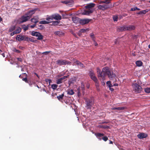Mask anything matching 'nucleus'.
Wrapping results in <instances>:
<instances>
[{
    "mask_svg": "<svg viewBox=\"0 0 150 150\" xmlns=\"http://www.w3.org/2000/svg\"><path fill=\"white\" fill-rule=\"evenodd\" d=\"M98 3L99 4L105 3V4H108L110 3V0H105L104 1H99Z\"/></svg>",
    "mask_w": 150,
    "mask_h": 150,
    "instance_id": "obj_18",
    "label": "nucleus"
},
{
    "mask_svg": "<svg viewBox=\"0 0 150 150\" xmlns=\"http://www.w3.org/2000/svg\"><path fill=\"white\" fill-rule=\"evenodd\" d=\"M93 81L95 83V85H96V87L99 86V82H98V81L97 79H96V80H95V81Z\"/></svg>",
    "mask_w": 150,
    "mask_h": 150,
    "instance_id": "obj_34",
    "label": "nucleus"
},
{
    "mask_svg": "<svg viewBox=\"0 0 150 150\" xmlns=\"http://www.w3.org/2000/svg\"><path fill=\"white\" fill-rule=\"evenodd\" d=\"M78 35L79 36H81V33L80 32H79V33H78Z\"/></svg>",
    "mask_w": 150,
    "mask_h": 150,
    "instance_id": "obj_62",
    "label": "nucleus"
},
{
    "mask_svg": "<svg viewBox=\"0 0 150 150\" xmlns=\"http://www.w3.org/2000/svg\"><path fill=\"white\" fill-rule=\"evenodd\" d=\"M64 81L62 80L60 78L59 79H58L57 80L56 83L57 84H59L62 83V82Z\"/></svg>",
    "mask_w": 150,
    "mask_h": 150,
    "instance_id": "obj_30",
    "label": "nucleus"
},
{
    "mask_svg": "<svg viewBox=\"0 0 150 150\" xmlns=\"http://www.w3.org/2000/svg\"><path fill=\"white\" fill-rule=\"evenodd\" d=\"M132 86L135 91L137 93H140L142 91V87L138 84L137 83H134L132 84Z\"/></svg>",
    "mask_w": 150,
    "mask_h": 150,
    "instance_id": "obj_5",
    "label": "nucleus"
},
{
    "mask_svg": "<svg viewBox=\"0 0 150 150\" xmlns=\"http://www.w3.org/2000/svg\"><path fill=\"white\" fill-rule=\"evenodd\" d=\"M108 122H106V121H104V122H102V124H104V123H108Z\"/></svg>",
    "mask_w": 150,
    "mask_h": 150,
    "instance_id": "obj_60",
    "label": "nucleus"
},
{
    "mask_svg": "<svg viewBox=\"0 0 150 150\" xmlns=\"http://www.w3.org/2000/svg\"><path fill=\"white\" fill-rule=\"evenodd\" d=\"M57 85L56 84H53L51 85V88L54 90L57 87Z\"/></svg>",
    "mask_w": 150,
    "mask_h": 150,
    "instance_id": "obj_37",
    "label": "nucleus"
},
{
    "mask_svg": "<svg viewBox=\"0 0 150 150\" xmlns=\"http://www.w3.org/2000/svg\"><path fill=\"white\" fill-rule=\"evenodd\" d=\"M45 82H48L50 84V83L52 82L51 80L48 79H46L45 80Z\"/></svg>",
    "mask_w": 150,
    "mask_h": 150,
    "instance_id": "obj_45",
    "label": "nucleus"
},
{
    "mask_svg": "<svg viewBox=\"0 0 150 150\" xmlns=\"http://www.w3.org/2000/svg\"><path fill=\"white\" fill-rule=\"evenodd\" d=\"M112 7V6L111 5L109 6L108 4L99 5L98 6V8L99 9L102 10H104Z\"/></svg>",
    "mask_w": 150,
    "mask_h": 150,
    "instance_id": "obj_7",
    "label": "nucleus"
},
{
    "mask_svg": "<svg viewBox=\"0 0 150 150\" xmlns=\"http://www.w3.org/2000/svg\"><path fill=\"white\" fill-rule=\"evenodd\" d=\"M38 19L37 17H34L31 20V21L32 22L36 23L38 22Z\"/></svg>",
    "mask_w": 150,
    "mask_h": 150,
    "instance_id": "obj_22",
    "label": "nucleus"
},
{
    "mask_svg": "<svg viewBox=\"0 0 150 150\" xmlns=\"http://www.w3.org/2000/svg\"><path fill=\"white\" fill-rule=\"evenodd\" d=\"M22 80L23 81H24L26 83H27V82H28V81L27 80V78H23L22 79Z\"/></svg>",
    "mask_w": 150,
    "mask_h": 150,
    "instance_id": "obj_48",
    "label": "nucleus"
},
{
    "mask_svg": "<svg viewBox=\"0 0 150 150\" xmlns=\"http://www.w3.org/2000/svg\"><path fill=\"white\" fill-rule=\"evenodd\" d=\"M31 35L33 36L37 37V39L38 40H42L43 39V36L39 32L35 31H32L31 33Z\"/></svg>",
    "mask_w": 150,
    "mask_h": 150,
    "instance_id": "obj_6",
    "label": "nucleus"
},
{
    "mask_svg": "<svg viewBox=\"0 0 150 150\" xmlns=\"http://www.w3.org/2000/svg\"><path fill=\"white\" fill-rule=\"evenodd\" d=\"M10 29L9 30V31L10 32H11L12 31H14V29Z\"/></svg>",
    "mask_w": 150,
    "mask_h": 150,
    "instance_id": "obj_56",
    "label": "nucleus"
},
{
    "mask_svg": "<svg viewBox=\"0 0 150 150\" xmlns=\"http://www.w3.org/2000/svg\"><path fill=\"white\" fill-rule=\"evenodd\" d=\"M101 139L105 142L108 139V137L106 136H103Z\"/></svg>",
    "mask_w": 150,
    "mask_h": 150,
    "instance_id": "obj_38",
    "label": "nucleus"
},
{
    "mask_svg": "<svg viewBox=\"0 0 150 150\" xmlns=\"http://www.w3.org/2000/svg\"><path fill=\"white\" fill-rule=\"evenodd\" d=\"M67 93L70 95H72L74 94V92L72 89H69Z\"/></svg>",
    "mask_w": 150,
    "mask_h": 150,
    "instance_id": "obj_26",
    "label": "nucleus"
},
{
    "mask_svg": "<svg viewBox=\"0 0 150 150\" xmlns=\"http://www.w3.org/2000/svg\"><path fill=\"white\" fill-rule=\"evenodd\" d=\"M87 29H81V30H80L79 32L80 33L85 32L87 30Z\"/></svg>",
    "mask_w": 150,
    "mask_h": 150,
    "instance_id": "obj_44",
    "label": "nucleus"
},
{
    "mask_svg": "<svg viewBox=\"0 0 150 150\" xmlns=\"http://www.w3.org/2000/svg\"><path fill=\"white\" fill-rule=\"evenodd\" d=\"M117 108H115V107H114L112 108V110H117Z\"/></svg>",
    "mask_w": 150,
    "mask_h": 150,
    "instance_id": "obj_64",
    "label": "nucleus"
},
{
    "mask_svg": "<svg viewBox=\"0 0 150 150\" xmlns=\"http://www.w3.org/2000/svg\"><path fill=\"white\" fill-rule=\"evenodd\" d=\"M29 37L26 35H25L24 40L29 42Z\"/></svg>",
    "mask_w": 150,
    "mask_h": 150,
    "instance_id": "obj_41",
    "label": "nucleus"
},
{
    "mask_svg": "<svg viewBox=\"0 0 150 150\" xmlns=\"http://www.w3.org/2000/svg\"><path fill=\"white\" fill-rule=\"evenodd\" d=\"M145 92L147 93H150V88H147L144 89Z\"/></svg>",
    "mask_w": 150,
    "mask_h": 150,
    "instance_id": "obj_31",
    "label": "nucleus"
},
{
    "mask_svg": "<svg viewBox=\"0 0 150 150\" xmlns=\"http://www.w3.org/2000/svg\"><path fill=\"white\" fill-rule=\"evenodd\" d=\"M74 61V63H75L77 65L79 64V62H80L79 60H77L76 59H73L72 60Z\"/></svg>",
    "mask_w": 150,
    "mask_h": 150,
    "instance_id": "obj_35",
    "label": "nucleus"
},
{
    "mask_svg": "<svg viewBox=\"0 0 150 150\" xmlns=\"http://www.w3.org/2000/svg\"><path fill=\"white\" fill-rule=\"evenodd\" d=\"M117 29V31H125L126 30H132V29Z\"/></svg>",
    "mask_w": 150,
    "mask_h": 150,
    "instance_id": "obj_27",
    "label": "nucleus"
},
{
    "mask_svg": "<svg viewBox=\"0 0 150 150\" xmlns=\"http://www.w3.org/2000/svg\"><path fill=\"white\" fill-rule=\"evenodd\" d=\"M30 41L33 42H36L37 41L36 40H34L32 39V38H30L29 37V42Z\"/></svg>",
    "mask_w": 150,
    "mask_h": 150,
    "instance_id": "obj_39",
    "label": "nucleus"
},
{
    "mask_svg": "<svg viewBox=\"0 0 150 150\" xmlns=\"http://www.w3.org/2000/svg\"><path fill=\"white\" fill-rule=\"evenodd\" d=\"M94 11V9H86L84 11L82 12V14L86 15H89L92 13Z\"/></svg>",
    "mask_w": 150,
    "mask_h": 150,
    "instance_id": "obj_8",
    "label": "nucleus"
},
{
    "mask_svg": "<svg viewBox=\"0 0 150 150\" xmlns=\"http://www.w3.org/2000/svg\"><path fill=\"white\" fill-rule=\"evenodd\" d=\"M21 31V29H17L16 30H14L11 33L10 35L12 36L15 34L20 33Z\"/></svg>",
    "mask_w": 150,
    "mask_h": 150,
    "instance_id": "obj_17",
    "label": "nucleus"
},
{
    "mask_svg": "<svg viewBox=\"0 0 150 150\" xmlns=\"http://www.w3.org/2000/svg\"><path fill=\"white\" fill-rule=\"evenodd\" d=\"M100 127L103 129H108L109 126L108 125H101L100 126Z\"/></svg>",
    "mask_w": 150,
    "mask_h": 150,
    "instance_id": "obj_29",
    "label": "nucleus"
},
{
    "mask_svg": "<svg viewBox=\"0 0 150 150\" xmlns=\"http://www.w3.org/2000/svg\"><path fill=\"white\" fill-rule=\"evenodd\" d=\"M118 84L117 83H115L114 84L113 86H118Z\"/></svg>",
    "mask_w": 150,
    "mask_h": 150,
    "instance_id": "obj_59",
    "label": "nucleus"
},
{
    "mask_svg": "<svg viewBox=\"0 0 150 150\" xmlns=\"http://www.w3.org/2000/svg\"><path fill=\"white\" fill-rule=\"evenodd\" d=\"M35 26V24L33 25H28V27H31L32 28H34Z\"/></svg>",
    "mask_w": 150,
    "mask_h": 150,
    "instance_id": "obj_50",
    "label": "nucleus"
},
{
    "mask_svg": "<svg viewBox=\"0 0 150 150\" xmlns=\"http://www.w3.org/2000/svg\"><path fill=\"white\" fill-rule=\"evenodd\" d=\"M94 134L100 140H101L102 139L101 137L102 138L103 136H104V134L103 133H94Z\"/></svg>",
    "mask_w": 150,
    "mask_h": 150,
    "instance_id": "obj_13",
    "label": "nucleus"
},
{
    "mask_svg": "<svg viewBox=\"0 0 150 150\" xmlns=\"http://www.w3.org/2000/svg\"><path fill=\"white\" fill-rule=\"evenodd\" d=\"M69 76L68 75L66 76H64L60 78L62 80H63V81L65 80V79H66L67 78H68V77Z\"/></svg>",
    "mask_w": 150,
    "mask_h": 150,
    "instance_id": "obj_40",
    "label": "nucleus"
},
{
    "mask_svg": "<svg viewBox=\"0 0 150 150\" xmlns=\"http://www.w3.org/2000/svg\"><path fill=\"white\" fill-rule=\"evenodd\" d=\"M13 51L15 52H16L17 53H20L21 52V51H20L18 50H17L16 49V48H15L14 49Z\"/></svg>",
    "mask_w": 150,
    "mask_h": 150,
    "instance_id": "obj_43",
    "label": "nucleus"
},
{
    "mask_svg": "<svg viewBox=\"0 0 150 150\" xmlns=\"http://www.w3.org/2000/svg\"><path fill=\"white\" fill-rule=\"evenodd\" d=\"M52 18L55 20H59L61 19V17L59 15L57 14L53 15Z\"/></svg>",
    "mask_w": 150,
    "mask_h": 150,
    "instance_id": "obj_19",
    "label": "nucleus"
},
{
    "mask_svg": "<svg viewBox=\"0 0 150 150\" xmlns=\"http://www.w3.org/2000/svg\"><path fill=\"white\" fill-rule=\"evenodd\" d=\"M113 20L114 21H117L118 20V17L117 16L115 15L113 17Z\"/></svg>",
    "mask_w": 150,
    "mask_h": 150,
    "instance_id": "obj_32",
    "label": "nucleus"
},
{
    "mask_svg": "<svg viewBox=\"0 0 150 150\" xmlns=\"http://www.w3.org/2000/svg\"><path fill=\"white\" fill-rule=\"evenodd\" d=\"M50 52H51L50 51H46V52H43L42 53V54H45V55H47L48 54H49V53Z\"/></svg>",
    "mask_w": 150,
    "mask_h": 150,
    "instance_id": "obj_47",
    "label": "nucleus"
},
{
    "mask_svg": "<svg viewBox=\"0 0 150 150\" xmlns=\"http://www.w3.org/2000/svg\"><path fill=\"white\" fill-rule=\"evenodd\" d=\"M54 33L55 35H57L59 36H61L64 35V33L61 31H56Z\"/></svg>",
    "mask_w": 150,
    "mask_h": 150,
    "instance_id": "obj_21",
    "label": "nucleus"
},
{
    "mask_svg": "<svg viewBox=\"0 0 150 150\" xmlns=\"http://www.w3.org/2000/svg\"><path fill=\"white\" fill-rule=\"evenodd\" d=\"M62 2L63 3H65L66 4H68L69 3L68 1H63Z\"/></svg>",
    "mask_w": 150,
    "mask_h": 150,
    "instance_id": "obj_55",
    "label": "nucleus"
},
{
    "mask_svg": "<svg viewBox=\"0 0 150 150\" xmlns=\"http://www.w3.org/2000/svg\"><path fill=\"white\" fill-rule=\"evenodd\" d=\"M77 93H78V95H79V94H80V90L79 89H77Z\"/></svg>",
    "mask_w": 150,
    "mask_h": 150,
    "instance_id": "obj_57",
    "label": "nucleus"
},
{
    "mask_svg": "<svg viewBox=\"0 0 150 150\" xmlns=\"http://www.w3.org/2000/svg\"><path fill=\"white\" fill-rule=\"evenodd\" d=\"M140 10V9L137 8V7H135L134 8H132L130 10L131 11H135L136 10Z\"/></svg>",
    "mask_w": 150,
    "mask_h": 150,
    "instance_id": "obj_36",
    "label": "nucleus"
},
{
    "mask_svg": "<svg viewBox=\"0 0 150 150\" xmlns=\"http://www.w3.org/2000/svg\"><path fill=\"white\" fill-rule=\"evenodd\" d=\"M2 56L3 57H5V55L4 53H3L2 54H1Z\"/></svg>",
    "mask_w": 150,
    "mask_h": 150,
    "instance_id": "obj_61",
    "label": "nucleus"
},
{
    "mask_svg": "<svg viewBox=\"0 0 150 150\" xmlns=\"http://www.w3.org/2000/svg\"><path fill=\"white\" fill-rule=\"evenodd\" d=\"M106 84L109 87H112L113 86L111 83V82L110 81H108L106 82Z\"/></svg>",
    "mask_w": 150,
    "mask_h": 150,
    "instance_id": "obj_33",
    "label": "nucleus"
},
{
    "mask_svg": "<svg viewBox=\"0 0 150 150\" xmlns=\"http://www.w3.org/2000/svg\"><path fill=\"white\" fill-rule=\"evenodd\" d=\"M97 70L98 77H100L103 80L105 79V76L106 75H107L108 77L111 80L115 78L116 76L115 74L113 71H110L108 67L103 68L102 71H100L98 67L97 68Z\"/></svg>",
    "mask_w": 150,
    "mask_h": 150,
    "instance_id": "obj_1",
    "label": "nucleus"
},
{
    "mask_svg": "<svg viewBox=\"0 0 150 150\" xmlns=\"http://www.w3.org/2000/svg\"><path fill=\"white\" fill-rule=\"evenodd\" d=\"M78 65H79L82 68H83L85 67L84 64L80 62H79V63Z\"/></svg>",
    "mask_w": 150,
    "mask_h": 150,
    "instance_id": "obj_42",
    "label": "nucleus"
},
{
    "mask_svg": "<svg viewBox=\"0 0 150 150\" xmlns=\"http://www.w3.org/2000/svg\"><path fill=\"white\" fill-rule=\"evenodd\" d=\"M95 6V4L93 3H91L85 6L86 9H94L93 8Z\"/></svg>",
    "mask_w": 150,
    "mask_h": 150,
    "instance_id": "obj_14",
    "label": "nucleus"
},
{
    "mask_svg": "<svg viewBox=\"0 0 150 150\" xmlns=\"http://www.w3.org/2000/svg\"><path fill=\"white\" fill-rule=\"evenodd\" d=\"M90 20L88 19H85L81 20L79 23L82 25L87 24L90 21Z\"/></svg>",
    "mask_w": 150,
    "mask_h": 150,
    "instance_id": "obj_11",
    "label": "nucleus"
},
{
    "mask_svg": "<svg viewBox=\"0 0 150 150\" xmlns=\"http://www.w3.org/2000/svg\"><path fill=\"white\" fill-rule=\"evenodd\" d=\"M134 28V27L133 26L131 25V26H130L129 27V28Z\"/></svg>",
    "mask_w": 150,
    "mask_h": 150,
    "instance_id": "obj_63",
    "label": "nucleus"
},
{
    "mask_svg": "<svg viewBox=\"0 0 150 150\" xmlns=\"http://www.w3.org/2000/svg\"><path fill=\"white\" fill-rule=\"evenodd\" d=\"M89 75L91 79L93 81H95L97 79V77L95 76L94 72L92 70L89 71Z\"/></svg>",
    "mask_w": 150,
    "mask_h": 150,
    "instance_id": "obj_10",
    "label": "nucleus"
},
{
    "mask_svg": "<svg viewBox=\"0 0 150 150\" xmlns=\"http://www.w3.org/2000/svg\"><path fill=\"white\" fill-rule=\"evenodd\" d=\"M96 89H97V90L98 91H99L100 90V88H99V86H97V87H96Z\"/></svg>",
    "mask_w": 150,
    "mask_h": 150,
    "instance_id": "obj_58",
    "label": "nucleus"
},
{
    "mask_svg": "<svg viewBox=\"0 0 150 150\" xmlns=\"http://www.w3.org/2000/svg\"><path fill=\"white\" fill-rule=\"evenodd\" d=\"M125 109V107H117V110H123Z\"/></svg>",
    "mask_w": 150,
    "mask_h": 150,
    "instance_id": "obj_46",
    "label": "nucleus"
},
{
    "mask_svg": "<svg viewBox=\"0 0 150 150\" xmlns=\"http://www.w3.org/2000/svg\"><path fill=\"white\" fill-rule=\"evenodd\" d=\"M36 10V9L30 10L26 14L22 16L19 19L18 22L19 23H22L30 19V17L35 13Z\"/></svg>",
    "mask_w": 150,
    "mask_h": 150,
    "instance_id": "obj_2",
    "label": "nucleus"
},
{
    "mask_svg": "<svg viewBox=\"0 0 150 150\" xmlns=\"http://www.w3.org/2000/svg\"><path fill=\"white\" fill-rule=\"evenodd\" d=\"M147 136V135L144 133H141L137 135V137L139 139H143L146 137Z\"/></svg>",
    "mask_w": 150,
    "mask_h": 150,
    "instance_id": "obj_15",
    "label": "nucleus"
},
{
    "mask_svg": "<svg viewBox=\"0 0 150 150\" xmlns=\"http://www.w3.org/2000/svg\"><path fill=\"white\" fill-rule=\"evenodd\" d=\"M27 83H28L30 86H31L32 85V83L29 80L28 81Z\"/></svg>",
    "mask_w": 150,
    "mask_h": 150,
    "instance_id": "obj_51",
    "label": "nucleus"
},
{
    "mask_svg": "<svg viewBox=\"0 0 150 150\" xmlns=\"http://www.w3.org/2000/svg\"><path fill=\"white\" fill-rule=\"evenodd\" d=\"M90 36L91 38H92V40L93 42H95V38L94 35L93 33H92L90 34Z\"/></svg>",
    "mask_w": 150,
    "mask_h": 150,
    "instance_id": "obj_28",
    "label": "nucleus"
},
{
    "mask_svg": "<svg viewBox=\"0 0 150 150\" xmlns=\"http://www.w3.org/2000/svg\"><path fill=\"white\" fill-rule=\"evenodd\" d=\"M64 96V93H63L62 95L57 96V98L60 101L61 100L63 99V97Z\"/></svg>",
    "mask_w": 150,
    "mask_h": 150,
    "instance_id": "obj_24",
    "label": "nucleus"
},
{
    "mask_svg": "<svg viewBox=\"0 0 150 150\" xmlns=\"http://www.w3.org/2000/svg\"><path fill=\"white\" fill-rule=\"evenodd\" d=\"M56 64L59 65H66L69 64L70 65L71 62L67 60L58 59L56 61Z\"/></svg>",
    "mask_w": 150,
    "mask_h": 150,
    "instance_id": "obj_4",
    "label": "nucleus"
},
{
    "mask_svg": "<svg viewBox=\"0 0 150 150\" xmlns=\"http://www.w3.org/2000/svg\"><path fill=\"white\" fill-rule=\"evenodd\" d=\"M52 19L50 18H47L46 20H42L39 22V24H45L50 23V25H61V23L58 21H52Z\"/></svg>",
    "mask_w": 150,
    "mask_h": 150,
    "instance_id": "obj_3",
    "label": "nucleus"
},
{
    "mask_svg": "<svg viewBox=\"0 0 150 150\" xmlns=\"http://www.w3.org/2000/svg\"><path fill=\"white\" fill-rule=\"evenodd\" d=\"M136 64L137 66L140 67L142 64V62L140 61H137L136 62Z\"/></svg>",
    "mask_w": 150,
    "mask_h": 150,
    "instance_id": "obj_23",
    "label": "nucleus"
},
{
    "mask_svg": "<svg viewBox=\"0 0 150 150\" xmlns=\"http://www.w3.org/2000/svg\"><path fill=\"white\" fill-rule=\"evenodd\" d=\"M72 20L73 22L74 23H78L80 22L79 18L78 17H72Z\"/></svg>",
    "mask_w": 150,
    "mask_h": 150,
    "instance_id": "obj_20",
    "label": "nucleus"
},
{
    "mask_svg": "<svg viewBox=\"0 0 150 150\" xmlns=\"http://www.w3.org/2000/svg\"><path fill=\"white\" fill-rule=\"evenodd\" d=\"M109 90L111 91H114V89L111 88V87H109Z\"/></svg>",
    "mask_w": 150,
    "mask_h": 150,
    "instance_id": "obj_53",
    "label": "nucleus"
},
{
    "mask_svg": "<svg viewBox=\"0 0 150 150\" xmlns=\"http://www.w3.org/2000/svg\"><path fill=\"white\" fill-rule=\"evenodd\" d=\"M21 31V29H17L16 30H14L11 33L10 35L12 36L15 34L20 33Z\"/></svg>",
    "mask_w": 150,
    "mask_h": 150,
    "instance_id": "obj_16",
    "label": "nucleus"
},
{
    "mask_svg": "<svg viewBox=\"0 0 150 150\" xmlns=\"http://www.w3.org/2000/svg\"><path fill=\"white\" fill-rule=\"evenodd\" d=\"M19 49L22 50H23L24 49V47L22 46H19Z\"/></svg>",
    "mask_w": 150,
    "mask_h": 150,
    "instance_id": "obj_52",
    "label": "nucleus"
},
{
    "mask_svg": "<svg viewBox=\"0 0 150 150\" xmlns=\"http://www.w3.org/2000/svg\"><path fill=\"white\" fill-rule=\"evenodd\" d=\"M17 59L18 61H20V62H22L23 60V59L22 58H17Z\"/></svg>",
    "mask_w": 150,
    "mask_h": 150,
    "instance_id": "obj_49",
    "label": "nucleus"
},
{
    "mask_svg": "<svg viewBox=\"0 0 150 150\" xmlns=\"http://www.w3.org/2000/svg\"><path fill=\"white\" fill-rule=\"evenodd\" d=\"M94 42V44L95 46H96L98 45V44L97 43V42H96L95 40V42Z\"/></svg>",
    "mask_w": 150,
    "mask_h": 150,
    "instance_id": "obj_54",
    "label": "nucleus"
},
{
    "mask_svg": "<svg viewBox=\"0 0 150 150\" xmlns=\"http://www.w3.org/2000/svg\"><path fill=\"white\" fill-rule=\"evenodd\" d=\"M25 35H18L16 37V39L19 41L24 40Z\"/></svg>",
    "mask_w": 150,
    "mask_h": 150,
    "instance_id": "obj_12",
    "label": "nucleus"
},
{
    "mask_svg": "<svg viewBox=\"0 0 150 150\" xmlns=\"http://www.w3.org/2000/svg\"><path fill=\"white\" fill-rule=\"evenodd\" d=\"M148 12V10L147 9L143 10L142 11H140L138 14H145L146 13Z\"/></svg>",
    "mask_w": 150,
    "mask_h": 150,
    "instance_id": "obj_25",
    "label": "nucleus"
},
{
    "mask_svg": "<svg viewBox=\"0 0 150 150\" xmlns=\"http://www.w3.org/2000/svg\"><path fill=\"white\" fill-rule=\"evenodd\" d=\"M86 108L91 109L92 106V100L91 99H87L86 100Z\"/></svg>",
    "mask_w": 150,
    "mask_h": 150,
    "instance_id": "obj_9",
    "label": "nucleus"
}]
</instances>
